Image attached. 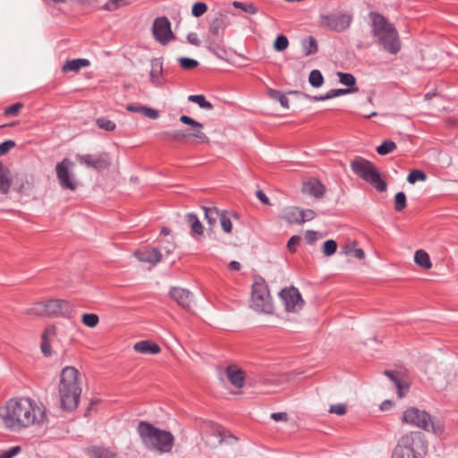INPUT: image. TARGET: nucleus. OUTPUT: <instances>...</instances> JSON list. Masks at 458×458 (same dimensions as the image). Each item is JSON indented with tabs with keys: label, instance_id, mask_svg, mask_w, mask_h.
Wrapping results in <instances>:
<instances>
[{
	"label": "nucleus",
	"instance_id": "1",
	"mask_svg": "<svg viewBox=\"0 0 458 458\" xmlns=\"http://www.w3.org/2000/svg\"><path fill=\"white\" fill-rule=\"evenodd\" d=\"M0 418L6 428L20 431L40 424L45 419V411L30 397H16L0 407Z\"/></svg>",
	"mask_w": 458,
	"mask_h": 458
},
{
	"label": "nucleus",
	"instance_id": "2",
	"mask_svg": "<svg viewBox=\"0 0 458 458\" xmlns=\"http://www.w3.org/2000/svg\"><path fill=\"white\" fill-rule=\"evenodd\" d=\"M371 33L376 43L389 55H397L402 48L399 33L384 15L371 12Z\"/></svg>",
	"mask_w": 458,
	"mask_h": 458
},
{
	"label": "nucleus",
	"instance_id": "3",
	"mask_svg": "<svg viewBox=\"0 0 458 458\" xmlns=\"http://www.w3.org/2000/svg\"><path fill=\"white\" fill-rule=\"evenodd\" d=\"M137 433L142 445L151 451L160 454L170 453L174 445V437L170 431L158 428L148 421L140 420Z\"/></svg>",
	"mask_w": 458,
	"mask_h": 458
},
{
	"label": "nucleus",
	"instance_id": "4",
	"mask_svg": "<svg viewBox=\"0 0 458 458\" xmlns=\"http://www.w3.org/2000/svg\"><path fill=\"white\" fill-rule=\"evenodd\" d=\"M427 454L425 436L419 431H410L398 438L390 458H425Z\"/></svg>",
	"mask_w": 458,
	"mask_h": 458
},
{
	"label": "nucleus",
	"instance_id": "5",
	"mask_svg": "<svg viewBox=\"0 0 458 458\" xmlns=\"http://www.w3.org/2000/svg\"><path fill=\"white\" fill-rule=\"evenodd\" d=\"M79 371L74 367H65L61 373L59 395L62 408L72 411L77 408L81 394Z\"/></svg>",
	"mask_w": 458,
	"mask_h": 458
},
{
	"label": "nucleus",
	"instance_id": "6",
	"mask_svg": "<svg viewBox=\"0 0 458 458\" xmlns=\"http://www.w3.org/2000/svg\"><path fill=\"white\" fill-rule=\"evenodd\" d=\"M402 420L405 423L425 431H430L440 437L445 434V427L440 420H433L429 413L416 407H410L405 410Z\"/></svg>",
	"mask_w": 458,
	"mask_h": 458
},
{
	"label": "nucleus",
	"instance_id": "7",
	"mask_svg": "<svg viewBox=\"0 0 458 458\" xmlns=\"http://www.w3.org/2000/svg\"><path fill=\"white\" fill-rule=\"evenodd\" d=\"M351 168L356 175L371 184L377 191L380 192L386 191V182L381 178L376 165L369 160L356 157L351 162Z\"/></svg>",
	"mask_w": 458,
	"mask_h": 458
},
{
	"label": "nucleus",
	"instance_id": "8",
	"mask_svg": "<svg viewBox=\"0 0 458 458\" xmlns=\"http://www.w3.org/2000/svg\"><path fill=\"white\" fill-rule=\"evenodd\" d=\"M180 122L189 125L191 127H193V132H190L189 129L187 130H174L169 131L162 132L161 135L163 136H168L172 140L175 141H183L186 139H195L198 140L200 142H208L209 139L208 137L203 132L204 125L192 119L191 117L188 115H181L179 118Z\"/></svg>",
	"mask_w": 458,
	"mask_h": 458
},
{
	"label": "nucleus",
	"instance_id": "9",
	"mask_svg": "<svg viewBox=\"0 0 458 458\" xmlns=\"http://www.w3.org/2000/svg\"><path fill=\"white\" fill-rule=\"evenodd\" d=\"M251 308L258 312L264 313H270L273 310L268 287L261 277L256 278L252 285Z\"/></svg>",
	"mask_w": 458,
	"mask_h": 458
},
{
	"label": "nucleus",
	"instance_id": "10",
	"mask_svg": "<svg viewBox=\"0 0 458 458\" xmlns=\"http://www.w3.org/2000/svg\"><path fill=\"white\" fill-rule=\"evenodd\" d=\"M352 21V18L350 14L337 13L319 15L318 24L325 30L342 32L350 27Z\"/></svg>",
	"mask_w": 458,
	"mask_h": 458
},
{
	"label": "nucleus",
	"instance_id": "11",
	"mask_svg": "<svg viewBox=\"0 0 458 458\" xmlns=\"http://www.w3.org/2000/svg\"><path fill=\"white\" fill-rule=\"evenodd\" d=\"M73 165V162L69 158H64L61 162L56 164V177L63 189L75 191L78 187L75 176L71 172V168Z\"/></svg>",
	"mask_w": 458,
	"mask_h": 458
},
{
	"label": "nucleus",
	"instance_id": "12",
	"mask_svg": "<svg viewBox=\"0 0 458 458\" xmlns=\"http://www.w3.org/2000/svg\"><path fill=\"white\" fill-rule=\"evenodd\" d=\"M152 34L154 38L162 45H166L174 38L171 30V22L165 16L157 17L154 20Z\"/></svg>",
	"mask_w": 458,
	"mask_h": 458
},
{
	"label": "nucleus",
	"instance_id": "13",
	"mask_svg": "<svg viewBox=\"0 0 458 458\" xmlns=\"http://www.w3.org/2000/svg\"><path fill=\"white\" fill-rule=\"evenodd\" d=\"M75 157L81 165L95 169L97 171L107 169L111 165L109 154L106 152L97 155L77 154Z\"/></svg>",
	"mask_w": 458,
	"mask_h": 458
},
{
	"label": "nucleus",
	"instance_id": "14",
	"mask_svg": "<svg viewBox=\"0 0 458 458\" xmlns=\"http://www.w3.org/2000/svg\"><path fill=\"white\" fill-rule=\"evenodd\" d=\"M279 296L287 311L297 312L303 307L304 301L299 290L293 286L281 290Z\"/></svg>",
	"mask_w": 458,
	"mask_h": 458
},
{
	"label": "nucleus",
	"instance_id": "15",
	"mask_svg": "<svg viewBox=\"0 0 458 458\" xmlns=\"http://www.w3.org/2000/svg\"><path fill=\"white\" fill-rule=\"evenodd\" d=\"M47 307L49 317L70 318L72 313V305L67 301L62 299L47 301Z\"/></svg>",
	"mask_w": 458,
	"mask_h": 458
},
{
	"label": "nucleus",
	"instance_id": "16",
	"mask_svg": "<svg viewBox=\"0 0 458 458\" xmlns=\"http://www.w3.org/2000/svg\"><path fill=\"white\" fill-rule=\"evenodd\" d=\"M134 256L140 262H147L153 266L157 264L162 259V253L158 248H146L135 251Z\"/></svg>",
	"mask_w": 458,
	"mask_h": 458
},
{
	"label": "nucleus",
	"instance_id": "17",
	"mask_svg": "<svg viewBox=\"0 0 458 458\" xmlns=\"http://www.w3.org/2000/svg\"><path fill=\"white\" fill-rule=\"evenodd\" d=\"M170 296L185 310H190L192 302V293L183 288L173 287L170 292Z\"/></svg>",
	"mask_w": 458,
	"mask_h": 458
},
{
	"label": "nucleus",
	"instance_id": "18",
	"mask_svg": "<svg viewBox=\"0 0 458 458\" xmlns=\"http://www.w3.org/2000/svg\"><path fill=\"white\" fill-rule=\"evenodd\" d=\"M151 69L149 72V80L155 87H160L164 84V69L161 58H153L150 61Z\"/></svg>",
	"mask_w": 458,
	"mask_h": 458
},
{
	"label": "nucleus",
	"instance_id": "19",
	"mask_svg": "<svg viewBox=\"0 0 458 458\" xmlns=\"http://www.w3.org/2000/svg\"><path fill=\"white\" fill-rule=\"evenodd\" d=\"M384 374L388 377L395 385L397 388V394L400 398H403L410 388V382L401 376L400 372H393L390 370H385Z\"/></svg>",
	"mask_w": 458,
	"mask_h": 458
},
{
	"label": "nucleus",
	"instance_id": "20",
	"mask_svg": "<svg viewBox=\"0 0 458 458\" xmlns=\"http://www.w3.org/2000/svg\"><path fill=\"white\" fill-rule=\"evenodd\" d=\"M230 383L237 388H242L245 382V373L235 365L228 366L225 369Z\"/></svg>",
	"mask_w": 458,
	"mask_h": 458
},
{
	"label": "nucleus",
	"instance_id": "21",
	"mask_svg": "<svg viewBox=\"0 0 458 458\" xmlns=\"http://www.w3.org/2000/svg\"><path fill=\"white\" fill-rule=\"evenodd\" d=\"M302 191L317 199L324 196L326 188L324 184L317 179H310L302 185Z\"/></svg>",
	"mask_w": 458,
	"mask_h": 458
},
{
	"label": "nucleus",
	"instance_id": "22",
	"mask_svg": "<svg viewBox=\"0 0 458 458\" xmlns=\"http://www.w3.org/2000/svg\"><path fill=\"white\" fill-rule=\"evenodd\" d=\"M87 454L89 458H116V453L108 447L91 445L87 448Z\"/></svg>",
	"mask_w": 458,
	"mask_h": 458
},
{
	"label": "nucleus",
	"instance_id": "23",
	"mask_svg": "<svg viewBox=\"0 0 458 458\" xmlns=\"http://www.w3.org/2000/svg\"><path fill=\"white\" fill-rule=\"evenodd\" d=\"M301 209L297 207H288L283 211L282 218L288 224L301 225L303 224V219L301 218Z\"/></svg>",
	"mask_w": 458,
	"mask_h": 458
},
{
	"label": "nucleus",
	"instance_id": "24",
	"mask_svg": "<svg viewBox=\"0 0 458 458\" xmlns=\"http://www.w3.org/2000/svg\"><path fill=\"white\" fill-rule=\"evenodd\" d=\"M133 349L140 353L157 354L161 352L159 345L150 340H143L136 343Z\"/></svg>",
	"mask_w": 458,
	"mask_h": 458
},
{
	"label": "nucleus",
	"instance_id": "25",
	"mask_svg": "<svg viewBox=\"0 0 458 458\" xmlns=\"http://www.w3.org/2000/svg\"><path fill=\"white\" fill-rule=\"evenodd\" d=\"M185 218L191 230V235L194 238L197 236H202L204 233V227L197 215L194 213H188L185 216Z\"/></svg>",
	"mask_w": 458,
	"mask_h": 458
},
{
	"label": "nucleus",
	"instance_id": "26",
	"mask_svg": "<svg viewBox=\"0 0 458 458\" xmlns=\"http://www.w3.org/2000/svg\"><path fill=\"white\" fill-rule=\"evenodd\" d=\"M55 336V328L54 327H48L46 328L41 336V351L45 356L51 355V345L50 342L52 338Z\"/></svg>",
	"mask_w": 458,
	"mask_h": 458
},
{
	"label": "nucleus",
	"instance_id": "27",
	"mask_svg": "<svg viewBox=\"0 0 458 458\" xmlns=\"http://www.w3.org/2000/svg\"><path fill=\"white\" fill-rule=\"evenodd\" d=\"M126 110L131 113H139L143 114L145 117L156 120L159 117V113L151 107H148L145 106H137L133 104H129L126 106Z\"/></svg>",
	"mask_w": 458,
	"mask_h": 458
},
{
	"label": "nucleus",
	"instance_id": "28",
	"mask_svg": "<svg viewBox=\"0 0 458 458\" xmlns=\"http://www.w3.org/2000/svg\"><path fill=\"white\" fill-rule=\"evenodd\" d=\"M12 185V177L9 170L0 161V192L7 194Z\"/></svg>",
	"mask_w": 458,
	"mask_h": 458
},
{
	"label": "nucleus",
	"instance_id": "29",
	"mask_svg": "<svg viewBox=\"0 0 458 458\" xmlns=\"http://www.w3.org/2000/svg\"><path fill=\"white\" fill-rule=\"evenodd\" d=\"M301 48L303 55L305 56H309L310 55H314L318 51V45L317 39L313 36H309L304 38L301 42Z\"/></svg>",
	"mask_w": 458,
	"mask_h": 458
},
{
	"label": "nucleus",
	"instance_id": "30",
	"mask_svg": "<svg viewBox=\"0 0 458 458\" xmlns=\"http://www.w3.org/2000/svg\"><path fill=\"white\" fill-rule=\"evenodd\" d=\"M89 61L84 58H77L73 60L67 61L62 67L64 72H78L82 67H87L89 65Z\"/></svg>",
	"mask_w": 458,
	"mask_h": 458
},
{
	"label": "nucleus",
	"instance_id": "31",
	"mask_svg": "<svg viewBox=\"0 0 458 458\" xmlns=\"http://www.w3.org/2000/svg\"><path fill=\"white\" fill-rule=\"evenodd\" d=\"M202 209L205 214V218L209 225L210 227H213L216 225V221L221 216L222 211H220L216 207H202Z\"/></svg>",
	"mask_w": 458,
	"mask_h": 458
},
{
	"label": "nucleus",
	"instance_id": "32",
	"mask_svg": "<svg viewBox=\"0 0 458 458\" xmlns=\"http://www.w3.org/2000/svg\"><path fill=\"white\" fill-rule=\"evenodd\" d=\"M415 263L424 269H429L432 267L429 255L423 250H416L414 254Z\"/></svg>",
	"mask_w": 458,
	"mask_h": 458
},
{
	"label": "nucleus",
	"instance_id": "33",
	"mask_svg": "<svg viewBox=\"0 0 458 458\" xmlns=\"http://www.w3.org/2000/svg\"><path fill=\"white\" fill-rule=\"evenodd\" d=\"M27 313L37 317L48 316L47 301L36 303L32 308L27 310Z\"/></svg>",
	"mask_w": 458,
	"mask_h": 458
},
{
	"label": "nucleus",
	"instance_id": "34",
	"mask_svg": "<svg viewBox=\"0 0 458 458\" xmlns=\"http://www.w3.org/2000/svg\"><path fill=\"white\" fill-rule=\"evenodd\" d=\"M188 100L196 103L199 107L207 110L213 109V105L208 101L204 95H190Z\"/></svg>",
	"mask_w": 458,
	"mask_h": 458
},
{
	"label": "nucleus",
	"instance_id": "35",
	"mask_svg": "<svg viewBox=\"0 0 458 458\" xmlns=\"http://www.w3.org/2000/svg\"><path fill=\"white\" fill-rule=\"evenodd\" d=\"M130 0H108L103 6V9L108 12H114L122 7L129 5Z\"/></svg>",
	"mask_w": 458,
	"mask_h": 458
},
{
	"label": "nucleus",
	"instance_id": "36",
	"mask_svg": "<svg viewBox=\"0 0 458 458\" xmlns=\"http://www.w3.org/2000/svg\"><path fill=\"white\" fill-rule=\"evenodd\" d=\"M225 25V18L222 14H218L216 17H215L211 23H210V32L216 36V37H218L219 36V31L220 30L224 27Z\"/></svg>",
	"mask_w": 458,
	"mask_h": 458
},
{
	"label": "nucleus",
	"instance_id": "37",
	"mask_svg": "<svg viewBox=\"0 0 458 458\" xmlns=\"http://www.w3.org/2000/svg\"><path fill=\"white\" fill-rule=\"evenodd\" d=\"M309 82L314 88L322 86L324 83V78L320 71L312 70L309 75Z\"/></svg>",
	"mask_w": 458,
	"mask_h": 458
},
{
	"label": "nucleus",
	"instance_id": "38",
	"mask_svg": "<svg viewBox=\"0 0 458 458\" xmlns=\"http://www.w3.org/2000/svg\"><path fill=\"white\" fill-rule=\"evenodd\" d=\"M208 51H210L212 54H214L216 56H217L220 59H225L227 55V51L225 48L222 46H220L217 43L209 42L208 46L207 47Z\"/></svg>",
	"mask_w": 458,
	"mask_h": 458
},
{
	"label": "nucleus",
	"instance_id": "39",
	"mask_svg": "<svg viewBox=\"0 0 458 458\" xmlns=\"http://www.w3.org/2000/svg\"><path fill=\"white\" fill-rule=\"evenodd\" d=\"M396 148V144L392 140H385L377 148V152L385 156L393 152Z\"/></svg>",
	"mask_w": 458,
	"mask_h": 458
},
{
	"label": "nucleus",
	"instance_id": "40",
	"mask_svg": "<svg viewBox=\"0 0 458 458\" xmlns=\"http://www.w3.org/2000/svg\"><path fill=\"white\" fill-rule=\"evenodd\" d=\"M178 63L183 70H193L199 66V62L190 57H179Z\"/></svg>",
	"mask_w": 458,
	"mask_h": 458
},
{
	"label": "nucleus",
	"instance_id": "41",
	"mask_svg": "<svg viewBox=\"0 0 458 458\" xmlns=\"http://www.w3.org/2000/svg\"><path fill=\"white\" fill-rule=\"evenodd\" d=\"M289 46V40L284 35H279L274 41L273 47L277 52L285 50Z\"/></svg>",
	"mask_w": 458,
	"mask_h": 458
},
{
	"label": "nucleus",
	"instance_id": "42",
	"mask_svg": "<svg viewBox=\"0 0 458 458\" xmlns=\"http://www.w3.org/2000/svg\"><path fill=\"white\" fill-rule=\"evenodd\" d=\"M233 6L238 9L242 10L245 13H250V14H256L258 13L257 7L250 3H242L234 1L233 2Z\"/></svg>",
	"mask_w": 458,
	"mask_h": 458
},
{
	"label": "nucleus",
	"instance_id": "43",
	"mask_svg": "<svg viewBox=\"0 0 458 458\" xmlns=\"http://www.w3.org/2000/svg\"><path fill=\"white\" fill-rule=\"evenodd\" d=\"M96 124L100 129H103V130H105L106 131H113L116 128L115 123L113 121L108 120V119H106L105 117L98 118L97 121H96Z\"/></svg>",
	"mask_w": 458,
	"mask_h": 458
},
{
	"label": "nucleus",
	"instance_id": "44",
	"mask_svg": "<svg viewBox=\"0 0 458 458\" xmlns=\"http://www.w3.org/2000/svg\"><path fill=\"white\" fill-rule=\"evenodd\" d=\"M405 208H406V196L403 191H399L394 196V209L397 212H401Z\"/></svg>",
	"mask_w": 458,
	"mask_h": 458
},
{
	"label": "nucleus",
	"instance_id": "45",
	"mask_svg": "<svg viewBox=\"0 0 458 458\" xmlns=\"http://www.w3.org/2000/svg\"><path fill=\"white\" fill-rule=\"evenodd\" d=\"M357 91H358V88L334 89H330L327 93V98H328V99H331V98H335V97H339V96H342V95H345V94H349V93H352V92H357Z\"/></svg>",
	"mask_w": 458,
	"mask_h": 458
},
{
	"label": "nucleus",
	"instance_id": "46",
	"mask_svg": "<svg viewBox=\"0 0 458 458\" xmlns=\"http://www.w3.org/2000/svg\"><path fill=\"white\" fill-rule=\"evenodd\" d=\"M82 323L89 327H95L98 324V317L94 313H85L81 318Z\"/></svg>",
	"mask_w": 458,
	"mask_h": 458
},
{
	"label": "nucleus",
	"instance_id": "47",
	"mask_svg": "<svg viewBox=\"0 0 458 458\" xmlns=\"http://www.w3.org/2000/svg\"><path fill=\"white\" fill-rule=\"evenodd\" d=\"M219 219L223 231L226 233H230L233 230V224L230 217L227 216V213L225 211H222Z\"/></svg>",
	"mask_w": 458,
	"mask_h": 458
},
{
	"label": "nucleus",
	"instance_id": "48",
	"mask_svg": "<svg viewBox=\"0 0 458 458\" xmlns=\"http://www.w3.org/2000/svg\"><path fill=\"white\" fill-rule=\"evenodd\" d=\"M337 243L335 240H327L323 243L322 252L325 256H331L335 253Z\"/></svg>",
	"mask_w": 458,
	"mask_h": 458
},
{
	"label": "nucleus",
	"instance_id": "49",
	"mask_svg": "<svg viewBox=\"0 0 458 458\" xmlns=\"http://www.w3.org/2000/svg\"><path fill=\"white\" fill-rule=\"evenodd\" d=\"M270 97L273 98L274 99H277L283 107H284V108L289 107V99L281 91L276 90V89H271Z\"/></svg>",
	"mask_w": 458,
	"mask_h": 458
},
{
	"label": "nucleus",
	"instance_id": "50",
	"mask_svg": "<svg viewBox=\"0 0 458 458\" xmlns=\"http://www.w3.org/2000/svg\"><path fill=\"white\" fill-rule=\"evenodd\" d=\"M427 175L424 172L420 170H412L407 177V181L409 183L413 184L418 181H425Z\"/></svg>",
	"mask_w": 458,
	"mask_h": 458
},
{
	"label": "nucleus",
	"instance_id": "51",
	"mask_svg": "<svg viewBox=\"0 0 458 458\" xmlns=\"http://www.w3.org/2000/svg\"><path fill=\"white\" fill-rule=\"evenodd\" d=\"M337 74L339 81L345 86L352 87L356 82L355 77L351 73L338 72Z\"/></svg>",
	"mask_w": 458,
	"mask_h": 458
},
{
	"label": "nucleus",
	"instance_id": "52",
	"mask_svg": "<svg viewBox=\"0 0 458 458\" xmlns=\"http://www.w3.org/2000/svg\"><path fill=\"white\" fill-rule=\"evenodd\" d=\"M208 10V6L203 2H197L193 4L191 8V13L195 17H200L203 15Z\"/></svg>",
	"mask_w": 458,
	"mask_h": 458
},
{
	"label": "nucleus",
	"instance_id": "53",
	"mask_svg": "<svg viewBox=\"0 0 458 458\" xmlns=\"http://www.w3.org/2000/svg\"><path fill=\"white\" fill-rule=\"evenodd\" d=\"M23 107V104L21 102H17L8 107H6L4 111V114L6 116H16Z\"/></svg>",
	"mask_w": 458,
	"mask_h": 458
},
{
	"label": "nucleus",
	"instance_id": "54",
	"mask_svg": "<svg viewBox=\"0 0 458 458\" xmlns=\"http://www.w3.org/2000/svg\"><path fill=\"white\" fill-rule=\"evenodd\" d=\"M346 411H347V406L346 404L344 403H336V404H332L329 408V412L330 413H335L339 416H342L344 414L346 413Z\"/></svg>",
	"mask_w": 458,
	"mask_h": 458
},
{
	"label": "nucleus",
	"instance_id": "55",
	"mask_svg": "<svg viewBox=\"0 0 458 458\" xmlns=\"http://www.w3.org/2000/svg\"><path fill=\"white\" fill-rule=\"evenodd\" d=\"M21 448L19 445L12 446L9 449L4 451L0 454V458H13L21 452Z\"/></svg>",
	"mask_w": 458,
	"mask_h": 458
},
{
	"label": "nucleus",
	"instance_id": "56",
	"mask_svg": "<svg viewBox=\"0 0 458 458\" xmlns=\"http://www.w3.org/2000/svg\"><path fill=\"white\" fill-rule=\"evenodd\" d=\"M345 253L347 255H352L354 256L355 258L359 259H363L365 258V252L362 249L360 248H355V247H349Z\"/></svg>",
	"mask_w": 458,
	"mask_h": 458
},
{
	"label": "nucleus",
	"instance_id": "57",
	"mask_svg": "<svg viewBox=\"0 0 458 458\" xmlns=\"http://www.w3.org/2000/svg\"><path fill=\"white\" fill-rule=\"evenodd\" d=\"M15 142L12 140H5L0 144V156L8 153L13 147Z\"/></svg>",
	"mask_w": 458,
	"mask_h": 458
},
{
	"label": "nucleus",
	"instance_id": "58",
	"mask_svg": "<svg viewBox=\"0 0 458 458\" xmlns=\"http://www.w3.org/2000/svg\"><path fill=\"white\" fill-rule=\"evenodd\" d=\"M301 218L303 219V223H305L306 221H310L314 219L316 216V213L312 209H301Z\"/></svg>",
	"mask_w": 458,
	"mask_h": 458
},
{
	"label": "nucleus",
	"instance_id": "59",
	"mask_svg": "<svg viewBox=\"0 0 458 458\" xmlns=\"http://www.w3.org/2000/svg\"><path fill=\"white\" fill-rule=\"evenodd\" d=\"M300 241H301V237L300 236H296V235L292 236L290 238V240L288 241V242H287L288 250L291 252H294L296 250V247L299 244Z\"/></svg>",
	"mask_w": 458,
	"mask_h": 458
},
{
	"label": "nucleus",
	"instance_id": "60",
	"mask_svg": "<svg viewBox=\"0 0 458 458\" xmlns=\"http://www.w3.org/2000/svg\"><path fill=\"white\" fill-rule=\"evenodd\" d=\"M271 419L275 421H287L288 414L286 412H273L270 415Z\"/></svg>",
	"mask_w": 458,
	"mask_h": 458
},
{
	"label": "nucleus",
	"instance_id": "61",
	"mask_svg": "<svg viewBox=\"0 0 458 458\" xmlns=\"http://www.w3.org/2000/svg\"><path fill=\"white\" fill-rule=\"evenodd\" d=\"M187 40L191 45H194V46H199L200 45V41L198 38V35L196 33H194V32H191V33L188 34Z\"/></svg>",
	"mask_w": 458,
	"mask_h": 458
},
{
	"label": "nucleus",
	"instance_id": "62",
	"mask_svg": "<svg viewBox=\"0 0 458 458\" xmlns=\"http://www.w3.org/2000/svg\"><path fill=\"white\" fill-rule=\"evenodd\" d=\"M305 239L309 243H313L317 241V232L309 230L305 233Z\"/></svg>",
	"mask_w": 458,
	"mask_h": 458
},
{
	"label": "nucleus",
	"instance_id": "63",
	"mask_svg": "<svg viewBox=\"0 0 458 458\" xmlns=\"http://www.w3.org/2000/svg\"><path fill=\"white\" fill-rule=\"evenodd\" d=\"M256 196L263 204H266V205L269 204L268 198L267 197V195L262 191H258L256 192Z\"/></svg>",
	"mask_w": 458,
	"mask_h": 458
},
{
	"label": "nucleus",
	"instance_id": "64",
	"mask_svg": "<svg viewBox=\"0 0 458 458\" xmlns=\"http://www.w3.org/2000/svg\"><path fill=\"white\" fill-rule=\"evenodd\" d=\"M174 249V243H172V242H167V243L165 244V246H162V247L160 248V250H164L165 251V253H166V254H170V253H172V252H173Z\"/></svg>",
	"mask_w": 458,
	"mask_h": 458
}]
</instances>
